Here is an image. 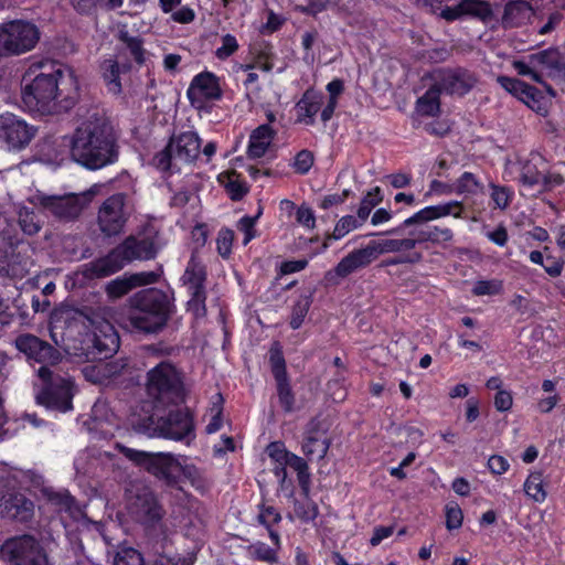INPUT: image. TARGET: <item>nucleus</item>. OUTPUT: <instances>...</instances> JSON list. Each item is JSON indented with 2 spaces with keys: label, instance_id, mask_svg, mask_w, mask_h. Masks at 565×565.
<instances>
[{
  "label": "nucleus",
  "instance_id": "6e6552de",
  "mask_svg": "<svg viewBox=\"0 0 565 565\" xmlns=\"http://www.w3.org/2000/svg\"><path fill=\"white\" fill-rule=\"evenodd\" d=\"M117 447L127 459L164 481L167 486L174 487L178 483L174 472L180 470L181 466L172 454L148 452L121 445Z\"/></svg>",
  "mask_w": 565,
  "mask_h": 565
},
{
  "label": "nucleus",
  "instance_id": "338daca9",
  "mask_svg": "<svg viewBox=\"0 0 565 565\" xmlns=\"http://www.w3.org/2000/svg\"><path fill=\"white\" fill-rule=\"evenodd\" d=\"M297 222L308 228H313L316 223V217L313 211L306 205H301L297 210L296 214Z\"/></svg>",
  "mask_w": 565,
  "mask_h": 565
},
{
  "label": "nucleus",
  "instance_id": "603ef678",
  "mask_svg": "<svg viewBox=\"0 0 565 565\" xmlns=\"http://www.w3.org/2000/svg\"><path fill=\"white\" fill-rule=\"evenodd\" d=\"M190 299L188 301V310L193 313L195 318L204 317L206 313L205 291L189 292Z\"/></svg>",
  "mask_w": 565,
  "mask_h": 565
},
{
  "label": "nucleus",
  "instance_id": "79ce46f5",
  "mask_svg": "<svg viewBox=\"0 0 565 565\" xmlns=\"http://www.w3.org/2000/svg\"><path fill=\"white\" fill-rule=\"evenodd\" d=\"M311 306V297L310 296H300L299 299L292 307V312L290 317V327L296 330L300 328L302 324L305 317L307 316Z\"/></svg>",
  "mask_w": 565,
  "mask_h": 565
},
{
  "label": "nucleus",
  "instance_id": "4468645a",
  "mask_svg": "<svg viewBox=\"0 0 565 565\" xmlns=\"http://www.w3.org/2000/svg\"><path fill=\"white\" fill-rule=\"evenodd\" d=\"M2 553L9 557L12 565H50L47 554L32 535L7 540Z\"/></svg>",
  "mask_w": 565,
  "mask_h": 565
},
{
  "label": "nucleus",
  "instance_id": "423d86ee",
  "mask_svg": "<svg viewBox=\"0 0 565 565\" xmlns=\"http://www.w3.org/2000/svg\"><path fill=\"white\" fill-rule=\"evenodd\" d=\"M146 392L158 405L182 402L185 395L183 374L170 362H160L147 372Z\"/></svg>",
  "mask_w": 565,
  "mask_h": 565
},
{
  "label": "nucleus",
  "instance_id": "2f4dec72",
  "mask_svg": "<svg viewBox=\"0 0 565 565\" xmlns=\"http://www.w3.org/2000/svg\"><path fill=\"white\" fill-rule=\"evenodd\" d=\"M441 90L436 83L417 100V111L424 116H437L440 111L439 95Z\"/></svg>",
  "mask_w": 565,
  "mask_h": 565
},
{
  "label": "nucleus",
  "instance_id": "20e7f679",
  "mask_svg": "<svg viewBox=\"0 0 565 565\" xmlns=\"http://www.w3.org/2000/svg\"><path fill=\"white\" fill-rule=\"evenodd\" d=\"M158 248L153 237L129 236L106 256L83 265L82 274L87 279L104 278L117 273L127 263L153 258Z\"/></svg>",
  "mask_w": 565,
  "mask_h": 565
},
{
  "label": "nucleus",
  "instance_id": "8fccbe9b",
  "mask_svg": "<svg viewBox=\"0 0 565 565\" xmlns=\"http://www.w3.org/2000/svg\"><path fill=\"white\" fill-rule=\"evenodd\" d=\"M114 565H145V559L140 552L129 547L117 553Z\"/></svg>",
  "mask_w": 565,
  "mask_h": 565
},
{
  "label": "nucleus",
  "instance_id": "6ab92c4d",
  "mask_svg": "<svg viewBox=\"0 0 565 565\" xmlns=\"http://www.w3.org/2000/svg\"><path fill=\"white\" fill-rule=\"evenodd\" d=\"M188 98L192 105L203 104L205 100H216L222 97L218 78L210 72H203L194 76L188 92Z\"/></svg>",
  "mask_w": 565,
  "mask_h": 565
},
{
  "label": "nucleus",
  "instance_id": "dca6fc26",
  "mask_svg": "<svg viewBox=\"0 0 565 565\" xmlns=\"http://www.w3.org/2000/svg\"><path fill=\"white\" fill-rule=\"evenodd\" d=\"M35 130L13 114L0 115V139L10 149H22L34 137Z\"/></svg>",
  "mask_w": 565,
  "mask_h": 565
},
{
  "label": "nucleus",
  "instance_id": "393cba45",
  "mask_svg": "<svg viewBox=\"0 0 565 565\" xmlns=\"http://www.w3.org/2000/svg\"><path fill=\"white\" fill-rule=\"evenodd\" d=\"M92 332H79L75 337L67 338L64 350L77 362H94L95 353L93 352L94 342H92Z\"/></svg>",
  "mask_w": 565,
  "mask_h": 565
},
{
  "label": "nucleus",
  "instance_id": "39448f33",
  "mask_svg": "<svg viewBox=\"0 0 565 565\" xmlns=\"http://www.w3.org/2000/svg\"><path fill=\"white\" fill-rule=\"evenodd\" d=\"M460 213L461 205L457 201H451L439 205H430L422 209L411 217L406 218L403 222L402 227L418 225L417 228L411 232V235L414 236L416 245L425 243L443 245L452 239V231L448 227L429 226L424 224L447 215L459 217Z\"/></svg>",
  "mask_w": 565,
  "mask_h": 565
},
{
  "label": "nucleus",
  "instance_id": "ea45409f",
  "mask_svg": "<svg viewBox=\"0 0 565 565\" xmlns=\"http://www.w3.org/2000/svg\"><path fill=\"white\" fill-rule=\"evenodd\" d=\"M525 493L536 502H543L546 498V491L543 484L541 472L531 473L524 483Z\"/></svg>",
  "mask_w": 565,
  "mask_h": 565
},
{
  "label": "nucleus",
  "instance_id": "052dcab7",
  "mask_svg": "<svg viewBox=\"0 0 565 565\" xmlns=\"http://www.w3.org/2000/svg\"><path fill=\"white\" fill-rule=\"evenodd\" d=\"M234 233L231 230H222L217 237V252L222 257L231 254Z\"/></svg>",
  "mask_w": 565,
  "mask_h": 565
},
{
  "label": "nucleus",
  "instance_id": "b1692460",
  "mask_svg": "<svg viewBox=\"0 0 565 565\" xmlns=\"http://www.w3.org/2000/svg\"><path fill=\"white\" fill-rule=\"evenodd\" d=\"M92 338L95 361L110 358L119 348V337L110 324H106L99 332H92Z\"/></svg>",
  "mask_w": 565,
  "mask_h": 565
},
{
  "label": "nucleus",
  "instance_id": "9b49d317",
  "mask_svg": "<svg viewBox=\"0 0 565 565\" xmlns=\"http://www.w3.org/2000/svg\"><path fill=\"white\" fill-rule=\"evenodd\" d=\"M40 40L35 24L21 20L0 26V55H19L34 49Z\"/></svg>",
  "mask_w": 565,
  "mask_h": 565
},
{
  "label": "nucleus",
  "instance_id": "69168bd1",
  "mask_svg": "<svg viewBox=\"0 0 565 565\" xmlns=\"http://www.w3.org/2000/svg\"><path fill=\"white\" fill-rule=\"evenodd\" d=\"M492 193L491 199L493 200L495 206L500 209H505L509 205L510 195L509 191L504 186L491 185Z\"/></svg>",
  "mask_w": 565,
  "mask_h": 565
},
{
  "label": "nucleus",
  "instance_id": "4c0bfd02",
  "mask_svg": "<svg viewBox=\"0 0 565 565\" xmlns=\"http://www.w3.org/2000/svg\"><path fill=\"white\" fill-rule=\"evenodd\" d=\"M118 39L125 44L126 50L129 51V54L138 64H142L145 62V50L140 38L131 36L127 30H120Z\"/></svg>",
  "mask_w": 565,
  "mask_h": 565
},
{
  "label": "nucleus",
  "instance_id": "f8f14e48",
  "mask_svg": "<svg viewBox=\"0 0 565 565\" xmlns=\"http://www.w3.org/2000/svg\"><path fill=\"white\" fill-rule=\"evenodd\" d=\"M132 213V205L125 193L107 198L98 209L97 225L107 237L120 234Z\"/></svg>",
  "mask_w": 565,
  "mask_h": 565
},
{
  "label": "nucleus",
  "instance_id": "49530a36",
  "mask_svg": "<svg viewBox=\"0 0 565 565\" xmlns=\"http://www.w3.org/2000/svg\"><path fill=\"white\" fill-rule=\"evenodd\" d=\"M19 224L23 233L28 235H34L41 228L34 212L25 207L19 212Z\"/></svg>",
  "mask_w": 565,
  "mask_h": 565
},
{
  "label": "nucleus",
  "instance_id": "cd10ccee",
  "mask_svg": "<svg viewBox=\"0 0 565 565\" xmlns=\"http://www.w3.org/2000/svg\"><path fill=\"white\" fill-rule=\"evenodd\" d=\"M532 14V7L525 0H514L507 3L502 22L504 26L513 28L524 24Z\"/></svg>",
  "mask_w": 565,
  "mask_h": 565
},
{
  "label": "nucleus",
  "instance_id": "aec40b11",
  "mask_svg": "<svg viewBox=\"0 0 565 565\" xmlns=\"http://www.w3.org/2000/svg\"><path fill=\"white\" fill-rule=\"evenodd\" d=\"M530 64L537 66L555 81H565V58L558 49L550 47L529 55Z\"/></svg>",
  "mask_w": 565,
  "mask_h": 565
},
{
  "label": "nucleus",
  "instance_id": "5fc2aeb1",
  "mask_svg": "<svg viewBox=\"0 0 565 565\" xmlns=\"http://www.w3.org/2000/svg\"><path fill=\"white\" fill-rule=\"evenodd\" d=\"M270 363L271 371L276 381L287 377L285 359L279 350H271Z\"/></svg>",
  "mask_w": 565,
  "mask_h": 565
},
{
  "label": "nucleus",
  "instance_id": "c03bdc74",
  "mask_svg": "<svg viewBox=\"0 0 565 565\" xmlns=\"http://www.w3.org/2000/svg\"><path fill=\"white\" fill-rule=\"evenodd\" d=\"M498 82L507 92L518 97L520 100L523 98L525 93L530 90L531 87V85L526 84L525 82L507 76H500Z\"/></svg>",
  "mask_w": 565,
  "mask_h": 565
},
{
  "label": "nucleus",
  "instance_id": "4d7b16f0",
  "mask_svg": "<svg viewBox=\"0 0 565 565\" xmlns=\"http://www.w3.org/2000/svg\"><path fill=\"white\" fill-rule=\"evenodd\" d=\"M501 284L497 280H479L472 288V294L476 296L495 295L499 294Z\"/></svg>",
  "mask_w": 565,
  "mask_h": 565
},
{
  "label": "nucleus",
  "instance_id": "774afa93",
  "mask_svg": "<svg viewBox=\"0 0 565 565\" xmlns=\"http://www.w3.org/2000/svg\"><path fill=\"white\" fill-rule=\"evenodd\" d=\"M280 520V514L273 507L263 509L258 515V521L267 529H269L273 524L278 523Z\"/></svg>",
  "mask_w": 565,
  "mask_h": 565
},
{
  "label": "nucleus",
  "instance_id": "de8ad7c7",
  "mask_svg": "<svg viewBox=\"0 0 565 565\" xmlns=\"http://www.w3.org/2000/svg\"><path fill=\"white\" fill-rule=\"evenodd\" d=\"M47 499L57 511L71 512L75 500L67 491L50 492Z\"/></svg>",
  "mask_w": 565,
  "mask_h": 565
},
{
  "label": "nucleus",
  "instance_id": "72a5a7b5",
  "mask_svg": "<svg viewBox=\"0 0 565 565\" xmlns=\"http://www.w3.org/2000/svg\"><path fill=\"white\" fill-rule=\"evenodd\" d=\"M459 8L463 11V17L469 15L483 22L492 18L490 4L483 0H461Z\"/></svg>",
  "mask_w": 565,
  "mask_h": 565
},
{
  "label": "nucleus",
  "instance_id": "bf43d9fd",
  "mask_svg": "<svg viewBox=\"0 0 565 565\" xmlns=\"http://www.w3.org/2000/svg\"><path fill=\"white\" fill-rule=\"evenodd\" d=\"M313 164V154L308 150L297 153L294 162L296 171L300 174L307 173Z\"/></svg>",
  "mask_w": 565,
  "mask_h": 565
},
{
  "label": "nucleus",
  "instance_id": "58836bf2",
  "mask_svg": "<svg viewBox=\"0 0 565 565\" xmlns=\"http://www.w3.org/2000/svg\"><path fill=\"white\" fill-rule=\"evenodd\" d=\"M131 426L139 434L148 437H160V417L153 415L139 417L131 420Z\"/></svg>",
  "mask_w": 565,
  "mask_h": 565
},
{
  "label": "nucleus",
  "instance_id": "6e6d98bb",
  "mask_svg": "<svg viewBox=\"0 0 565 565\" xmlns=\"http://www.w3.org/2000/svg\"><path fill=\"white\" fill-rule=\"evenodd\" d=\"M462 524V511L458 504L446 507V526L448 530L459 529Z\"/></svg>",
  "mask_w": 565,
  "mask_h": 565
},
{
  "label": "nucleus",
  "instance_id": "f704fd0d",
  "mask_svg": "<svg viewBox=\"0 0 565 565\" xmlns=\"http://www.w3.org/2000/svg\"><path fill=\"white\" fill-rule=\"evenodd\" d=\"M521 102L542 117L548 115L550 103L534 86L530 87V90L525 93Z\"/></svg>",
  "mask_w": 565,
  "mask_h": 565
},
{
  "label": "nucleus",
  "instance_id": "7c9ffc66",
  "mask_svg": "<svg viewBox=\"0 0 565 565\" xmlns=\"http://www.w3.org/2000/svg\"><path fill=\"white\" fill-rule=\"evenodd\" d=\"M329 447L330 440L327 437L310 433L302 444V451L310 460L313 458L323 459Z\"/></svg>",
  "mask_w": 565,
  "mask_h": 565
},
{
  "label": "nucleus",
  "instance_id": "412c9836",
  "mask_svg": "<svg viewBox=\"0 0 565 565\" xmlns=\"http://www.w3.org/2000/svg\"><path fill=\"white\" fill-rule=\"evenodd\" d=\"M376 257V249L374 248L373 242H371L364 248L355 249L343 257L335 266L334 271H329L326 277L327 279H331L333 275H337L344 278L356 269L367 266Z\"/></svg>",
  "mask_w": 565,
  "mask_h": 565
},
{
  "label": "nucleus",
  "instance_id": "5701e85b",
  "mask_svg": "<svg viewBox=\"0 0 565 565\" xmlns=\"http://www.w3.org/2000/svg\"><path fill=\"white\" fill-rule=\"evenodd\" d=\"M200 138L193 131H186L169 141V150L174 154V162L190 163L200 153Z\"/></svg>",
  "mask_w": 565,
  "mask_h": 565
},
{
  "label": "nucleus",
  "instance_id": "bb28decb",
  "mask_svg": "<svg viewBox=\"0 0 565 565\" xmlns=\"http://www.w3.org/2000/svg\"><path fill=\"white\" fill-rule=\"evenodd\" d=\"M275 136V131L268 124H264L254 129L249 137L248 156L260 158L265 154Z\"/></svg>",
  "mask_w": 565,
  "mask_h": 565
},
{
  "label": "nucleus",
  "instance_id": "1a4fd4ad",
  "mask_svg": "<svg viewBox=\"0 0 565 565\" xmlns=\"http://www.w3.org/2000/svg\"><path fill=\"white\" fill-rule=\"evenodd\" d=\"M127 508L130 515L147 529L162 527L164 510L149 487L132 484L128 490Z\"/></svg>",
  "mask_w": 565,
  "mask_h": 565
},
{
  "label": "nucleus",
  "instance_id": "ddd939ff",
  "mask_svg": "<svg viewBox=\"0 0 565 565\" xmlns=\"http://www.w3.org/2000/svg\"><path fill=\"white\" fill-rule=\"evenodd\" d=\"M520 181L527 189L542 193L551 191L563 183V177L558 173H550V166L540 153H531L522 164Z\"/></svg>",
  "mask_w": 565,
  "mask_h": 565
},
{
  "label": "nucleus",
  "instance_id": "f3484780",
  "mask_svg": "<svg viewBox=\"0 0 565 565\" xmlns=\"http://www.w3.org/2000/svg\"><path fill=\"white\" fill-rule=\"evenodd\" d=\"M160 437L173 440L194 438V424L188 411H173L160 417Z\"/></svg>",
  "mask_w": 565,
  "mask_h": 565
},
{
  "label": "nucleus",
  "instance_id": "2eb2a0df",
  "mask_svg": "<svg viewBox=\"0 0 565 565\" xmlns=\"http://www.w3.org/2000/svg\"><path fill=\"white\" fill-rule=\"evenodd\" d=\"M15 347L28 360L38 362L42 366H54L62 361V353L57 349L30 333L20 334L15 339Z\"/></svg>",
  "mask_w": 565,
  "mask_h": 565
},
{
  "label": "nucleus",
  "instance_id": "f257e3e1",
  "mask_svg": "<svg viewBox=\"0 0 565 565\" xmlns=\"http://www.w3.org/2000/svg\"><path fill=\"white\" fill-rule=\"evenodd\" d=\"M39 73L25 83L22 100L30 111L53 114L72 108L78 98V83L70 67L56 61H43L32 65Z\"/></svg>",
  "mask_w": 565,
  "mask_h": 565
},
{
  "label": "nucleus",
  "instance_id": "f03ea898",
  "mask_svg": "<svg viewBox=\"0 0 565 565\" xmlns=\"http://www.w3.org/2000/svg\"><path fill=\"white\" fill-rule=\"evenodd\" d=\"M71 157L90 170L100 169L117 160L116 138L106 118L94 113L77 127L71 138Z\"/></svg>",
  "mask_w": 565,
  "mask_h": 565
},
{
  "label": "nucleus",
  "instance_id": "a878e982",
  "mask_svg": "<svg viewBox=\"0 0 565 565\" xmlns=\"http://www.w3.org/2000/svg\"><path fill=\"white\" fill-rule=\"evenodd\" d=\"M205 267L193 253L182 276V281L188 292L205 291Z\"/></svg>",
  "mask_w": 565,
  "mask_h": 565
},
{
  "label": "nucleus",
  "instance_id": "864d4df0",
  "mask_svg": "<svg viewBox=\"0 0 565 565\" xmlns=\"http://www.w3.org/2000/svg\"><path fill=\"white\" fill-rule=\"evenodd\" d=\"M238 49V43L232 34L222 36V45L215 51V56L220 60H226Z\"/></svg>",
  "mask_w": 565,
  "mask_h": 565
},
{
  "label": "nucleus",
  "instance_id": "c85d7f7f",
  "mask_svg": "<svg viewBox=\"0 0 565 565\" xmlns=\"http://www.w3.org/2000/svg\"><path fill=\"white\" fill-rule=\"evenodd\" d=\"M129 64H119L118 61L115 60H105L102 64L103 77L106 82L108 90L113 94H119L121 92V83L119 79V75L121 72L129 71Z\"/></svg>",
  "mask_w": 565,
  "mask_h": 565
},
{
  "label": "nucleus",
  "instance_id": "09e8293b",
  "mask_svg": "<svg viewBox=\"0 0 565 565\" xmlns=\"http://www.w3.org/2000/svg\"><path fill=\"white\" fill-rule=\"evenodd\" d=\"M480 188L481 185L478 179L471 172H463L456 182L457 193L475 194L480 190Z\"/></svg>",
  "mask_w": 565,
  "mask_h": 565
},
{
  "label": "nucleus",
  "instance_id": "e2e57ef3",
  "mask_svg": "<svg viewBox=\"0 0 565 565\" xmlns=\"http://www.w3.org/2000/svg\"><path fill=\"white\" fill-rule=\"evenodd\" d=\"M513 66L518 74L523 76H530L536 83H543L542 75L535 71L537 66L530 64L529 62L515 61Z\"/></svg>",
  "mask_w": 565,
  "mask_h": 565
},
{
  "label": "nucleus",
  "instance_id": "0e129e2a",
  "mask_svg": "<svg viewBox=\"0 0 565 565\" xmlns=\"http://www.w3.org/2000/svg\"><path fill=\"white\" fill-rule=\"evenodd\" d=\"M154 164L158 169L167 171L171 169L174 162V154L169 150V143L153 158Z\"/></svg>",
  "mask_w": 565,
  "mask_h": 565
},
{
  "label": "nucleus",
  "instance_id": "c756f323",
  "mask_svg": "<svg viewBox=\"0 0 565 565\" xmlns=\"http://www.w3.org/2000/svg\"><path fill=\"white\" fill-rule=\"evenodd\" d=\"M32 503L23 497H10L0 505L3 516L24 520L30 515Z\"/></svg>",
  "mask_w": 565,
  "mask_h": 565
},
{
  "label": "nucleus",
  "instance_id": "a19ab883",
  "mask_svg": "<svg viewBox=\"0 0 565 565\" xmlns=\"http://www.w3.org/2000/svg\"><path fill=\"white\" fill-rule=\"evenodd\" d=\"M277 396L279 404L286 413H291L296 409L295 407V395L288 379L277 380Z\"/></svg>",
  "mask_w": 565,
  "mask_h": 565
},
{
  "label": "nucleus",
  "instance_id": "13d9d810",
  "mask_svg": "<svg viewBox=\"0 0 565 565\" xmlns=\"http://www.w3.org/2000/svg\"><path fill=\"white\" fill-rule=\"evenodd\" d=\"M260 214H262V209L259 207L256 216H254V217L244 216L238 222V228L245 233V237L243 241L244 245H247L255 237L254 225H255L256 220L260 216Z\"/></svg>",
  "mask_w": 565,
  "mask_h": 565
},
{
  "label": "nucleus",
  "instance_id": "680f3d73",
  "mask_svg": "<svg viewBox=\"0 0 565 565\" xmlns=\"http://www.w3.org/2000/svg\"><path fill=\"white\" fill-rule=\"evenodd\" d=\"M268 456L279 465H286L287 459L292 452H289L280 443H271L267 447Z\"/></svg>",
  "mask_w": 565,
  "mask_h": 565
},
{
  "label": "nucleus",
  "instance_id": "7ed1b4c3",
  "mask_svg": "<svg viewBox=\"0 0 565 565\" xmlns=\"http://www.w3.org/2000/svg\"><path fill=\"white\" fill-rule=\"evenodd\" d=\"M128 301L124 326L131 332L157 334L167 326L172 313L169 296L158 288L142 289Z\"/></svg>",
  "mask_w": 565,
  "mask_h": 565
},
{
  "label": "nucleus",
  "instance_id": "4be33fe9",
  "mask_svg": "<svg viewBox=\"0 0 565 565\" xmlns=\"http://www.w3.org/2000/svg\"><path fill=\"white\" fill-rule=\"evenodd\" d=\"M158 278L159 275L154 271L137 273L129 277H120L110 280L106 285L105 291L110 299H118L138 286L154 284Z\"/></svg>",
  "mask_w": 565,
  "mask_h": 565
},
{
  "label": "nucleus",
  "instance_id": "e433bc0d",
  "mask_svg": "<svg viewBox=\"0 0 565 565\" xmlns=\"http://www.w3.org/2000/svg\"><path fill=\"white\" fill-rule=\"evenodd\" d=\"M286 465L297 472L300 488L305 493H308L310 488V473L307 462L301 457L291 454Z\"/></svg>",
  "mask_w": 565,
  "mask_h": 565
},
{
  "label": "nucleus",
  "instance_id": "c9c22d12",
  "mask_svg": "<svg viewBox=\"0 0 565 565\" xmlns=\"http://www.w3.org/2000/svg\"><path fill=\"white\" fill-rule=\"evenodd\" d=\"M220 181L224 184L227 193L231 199L234 201H238L243 199L248 192V186L238 180V175L235 171L231 173L221 174Z\"/></svg>",
  "mask_w": 565,
  "mask_h": 565
},
{
  "label": "nucleus",
  "instance_id": "a18cd8bd",
  "mask_svg": "<svg viewBox=\"0 0 565 565\" xmlns=\"http://www.w3.org/2000/svg\"><path fill=\"white\" fill-rule=\"evenodd\" d=\"M248 554L254 559L264 561L270 564L277 563V551L262 542L250 545L248 547Z\"/></svg>",
  "mask_w": 565,
  "mask_h": 565
},
{
  "label": "nucleus",
  "instance_id": "9d476101",
  "mask_svg": "<svg viewBox=\"0 0 565 565\" xmlns=\"http://www.w3.org/2000/svg\"><path fill=\"white\" fill-rule=\"evenodd\" d=\"M100 190L99 185H93L89 190L81 194H67L64 196L35 195V201L45 211L61 221H73L77 218L83 210L92 202L93 198Z\"/></svg>",
  "mask_w": 565,
  "mask_h": 565
},
{
  "label": "nucleus",
  "instance_id": "a211bd4d",
  "mask_svg": "<svg viewBox=\"0 0 565 565\" xmlns=\"http://www.w3.org/2000/svg\"><path fill=\"white\" fill-rule=\"evenodd\" d=\"M476 82L475 76L463 68L443 70L435 79L441 93L459 96L467 94Z\"/></svg>",
  "mask_w": 565,
  "mask_h": 565
},
{
  "label": "nucleus",
  "instance_id": "3c124183",
  "mask_svg": "<svg viewBox=\"0 0 565 565\" xmlns=\"http://www.w3.org/2000/svg\"><path fill=\"white\" fill-rule=\"evenodd\" d=\"M363 222L358 217H354L352 215H347L340 218V221L337 223L334 231L332 233V238L339 239L343 236H345L348 233H350L352 230L359 227L362 225Z\"/></svg>",
  "mask_w": 565,
  "mask_h": 565
},
{
  "label": "nucleus",
  "instance_id": "37998d69",
  "mask_svg": "<svg viewBox=\"0 0 565 565\" xmlns=\"http://www.w3.org/2000/svg\"><path fill=\"white\" fill-rule=\"evenodd\" d=\"M382 201L381 189L375 186L371 191L366 193L363 198L360 207L358 210V217L361 222H364L374 206H376Z\"/></svg>",
  "mask_w": 565,
  "mask_h": 565
},
{
  "label": "nucleus",
  "instance_id": "473e14b6",
  "mask_svg": "<svg viewBox=\"0 0 565 565\" xmlns=\"http://www.w3.org/2000/svg\"><path fill=\"white\" fill-rule=\"evenodd\" d=\"M374 248L376 249V255L385 254V253H398V252H407L412 250L416 247L414 236L409 234V237L406 238H392L384 239L382 242L373 241Z\"/></svg>",
  "mask_w": 565,
  "mask_h": 565
},
{
  "label": "nucleus",
  "instance_id": "0eeeda50",
  "mask_svg": "<svg viewBox=\"0 0 565 565\" xmlns=\"http://www.w3.org/2000/svg\"><path fill=\"white\" fill-rule=\"evenodd\" d=\"M38 376L43 382V387L35 395L38 404L63 413L73 408L74 383L70 375H62L51 367L41 366Z\"/></svg>",
  "mask_w": 565,
  "mask_h": 565
}]
</instances>
